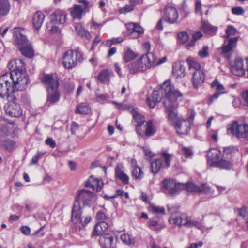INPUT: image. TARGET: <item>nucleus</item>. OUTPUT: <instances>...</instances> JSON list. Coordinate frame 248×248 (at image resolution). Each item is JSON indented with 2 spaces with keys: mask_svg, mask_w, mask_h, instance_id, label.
<instances>
[{
  "mask_svg": "<svg viewBox=\"0 0 248 248\" xmlns=\"http://www.w3.org/2000/svg\"><path fill=\"white\" fill-rule=\"evenodd\" d=\"M112 103L115 105L116 106V107L117 109L121 110H127L129 109L130 106L127 104H119L116 101H112Z\"/></svg>",
  "mask_w": 248,
  "mask_h": 248,
  "instance_id": "58",
  "label": "nucleus"
},
{
  "mask_svg": "<svg viewBox=\"0 0 248 248\" xmlns=\"http://www.w3.org/2000/svg\"><path fill=\"white\" fill-rule=\"evenodd\" d=\"M209 47L207 46H203L202 48L199 51L198 54L201 58H206L209 56Z\"/></svg>",
  "mask_w": 248,
  "mask_h": 248,
  "instance_id": "53",
  "label": "nucleus"
},
{
  "mask_svg": "<svg viewBox=\"0 0 248 248\" xmlns=\"http://www.w3.org/2000/svg\"><path fill=\"white\" fill-rule=\"evenodd\" d=\"M163 186L165 189V193L173 196L180 191L184 187V184L179 183H176L171 179H164L162 182Z\"/></svg>",
  "mask_w": 248,
  "mask_h": 248,
  "instance_id": "13",
  "label": "nucleus"
},
{
  "mask_svg": "<svg viewBox=\"0 0 248 248\" xmlns=\"http://www.w3.org/2000/svg\"><path fill=\"white\" fill-rule=\"evenodd\" d=\"M232 152V150L230 148H225L222 155L220 151L216 149L210 150L207 154L208 164L211 166L222 169H231L232 164L229 159L232 157L230 154Z\"/></svg>",
  "mask_w": 248,
  "mask_h": 248,
  "instance_id": "2",
  "label": "nucleus"
},
{
  "mask_svg": "<svg viewBox=\"0 0 248 248\" xmlns=\"http://www.w3.org/2000/svg\"><path fill=\"white\" fill-rule=\"evenodd\" d=\"M75 28L76 32L79 35L86 37L88 39L90 38V33L87 31L85 30L80 24H77Z\"/></svg>",
  "mask_w": 248,
  "mask_h": 248,
  "instance_id": "37",
  "label": "nucleus"
},
{
  "mask_svg": "<svg viewBox=\"0 0 248 248\" xmlns=\"http://www.w3.org/2000/svg\"><path fill=\"white\" fill-rule=\"evenodd\" d=\"M185 67L180 62H176L173 66L172 73L176 78H182L185 76Z\"/></svg>",
  "mask_w": 248,
  "mask_h": 248,
  "instance_id": "27",
  "label": "nucleus"
},
{
  "mask_svg": "<svg viewBox=\"0 0 248 248\" xmlns=\"http://www.w3.org/2000/svg\"><path fill=\"white\" fill-rule=\"evenodd\" d=\"M102 233V232L99 227V225L97 224V223H96L93 231V235L97 236L101 235Z\"/></svg>",
  "mask_w": 248,
  "mask_h": 248,
  "instance_id": "64",
  "label": "nucleus"
},
{
  "mask_svg": "<svg viewBox=\"0 0 248 248\" xmlns=\"http://www.w3.org/2000/svg\"><path fill=\"white\" fill-rule=\"evenodd\" d=\"M66 13L62 10L57 9L50 16V22L46 24L47 31L51 33H55L59 31L57 25L63 24L66 21Z\"/></svg>",
  "mask_w": 248,
  "mask_h": 248,
  "instance_id": "8",
  "label": "nucleus"
},
{
  "mask_svg": "<svg viewBox=\"0 0 248 248\" xmlns=\"http://www.w3.org/2000/svg\"><path fill=\"white\" fill-rule=\"evenodd\" d=\"M155 133V130L153 127L152 121H149L146 123L145 135L146 136H153Z\"/></svg>",
  "mask_w": 248,
  "mask_h": 248,
  "instance_id": "42",
  "label": "nucleus"
},
{
  "mask_svg": "<svg viewBox=\"0 0 248 248\" xmlns=\"http://www.w3.org/2000/svg\"><path fill=\"white\" fill-rule=\"evenodd\" d=\"M135 5V1L134 0H129V4L126 5L123 7L119 9V12L121 14H125L134 9Z\"/></svg>",
  "mask_w": 248,
  "mask_h": 248,
  "instance_id": "40",
  "label": "nucleus"
},
{
  "mask_svg": "<svg viewBox=\"0 0 248 248\" xmlns=\"http://www.w3.org/2000/svg\"><path fill=\"white\" fill-rule=\"evenodd\" d=\"M122 241L127 245H133L135 243L134 238L128 234H123L121 236Z\"/></svg>",
  "mask_w": 248,
  "mask_h": 248,
  "instance_id": "45",
  "label": "nucleus"
},
{
  "mask_svg": "<svg viewBox=\"0 0 248 248\" xmlns=\"http://www.w3.org/2000/svg\"><path fill=\"white\" fill-rule=\"evenodd\" d=\"M202 29L203 31L211 35L215 34L217 28L212 26L208 21H203L202 25Z\"/></svg>",
  "mask_w": 248,
  "mask_h": 248,
  "instance_id": "31",
  "label": "nucleus"
},
{
  "mask_svg": "<svg viewBox=\"0 0 248 248\" xmlns=\"http://www.w3.org/2000/svg\"><path fill=\"white\" fill-rule=\"evenodd\" d=\"M47 91V100L46 105L49 106L59 101L60 98V93L58 89L51 90Z\"/></svg>",
  "mask_w": 248,
  "mask_h": 248,
  "instance_id": "24",
  "label": "nucleus"
},
{
  "mask_svg": "<svg viewBox=\"0 0 248 248\" xmlns=\"http://www.w3.org/2000/svg\"><path fill=\"white\" fill-rule=\"evenodd\" d=\"M227 92H217L214 95L211 96L209 98V103L211 104L214 100L217 99L222 94H226Z\"/></svg>",
  "mask_w": 248,
  "mask_h": 248,
  "instance_id": "62",
  "label": "nucleus"
},
{
  "mask_svg": "<svg viewBox=\"0 0 248 248\" xmlns=\"http://www.w3.org/2000/svg\"><path fill=\"white\" fill-rule=\"evenodd\" d=\"M204 74L202 70L193 71L192 81L194 88H197L201 86L204 82Z\"/></svg>",
  "mask_w": 248,
  "mask_h": 248,
  "instance_id": "25",
  "label": "nucleus"
},
{
  "mask_svg": "<svg viewBox=\"0 0 248 248\" xmlns=\"http://www.w3.org/2000/svg\"><path fill=\"white\" fill-rule=\"evenodd\" d=\"M126 27L128 31H132L140 34L143 33V29L139 24L132 22L129 23L126 25Z\"/></svg>",
  "mask_w": 248,
  "mask_h": 248,
  "instance_id": "35",
  "label": "nucleus"
},
{
  "mask_svg": "<svg viewBox=\"0 0 248 248\" xmlns=\"http://www.w3.org/2000/svg\"><path fill=\"white\" fill-rule=\"evenodd\" d=\"M89 111V105L86 103H82L78 106L75 113L85 114L88 113Z\"/></svg>",
  "mask_w": 248,
  "mask_h": 248,
  "instance_id": "39",
  "label": "nucleus"
},
{
  "mask_svg": "<svg viewBox=\"0 0 248 248\" xmlns=\"http://www.w3.org/2000/svg\"><path fill=\"white\" fill-rule=\"evenodd\" d=\"M187 63L189 65V68L191 71L202 70L201 65L197 62L188 59H187Z\"/></svg>",
  "mask_w": 248,
  "mask_h": 248,
  "instance_id": "47",
  "label": "nucleus"
},
{
  "mask_svg": "<svg viewBox=\"0 0 248 248\" xmlns=\"http://www.w3.org/2000/svg\"><path fill=\"white\" fill-rule=\"evenodd\" d=\"M187 191L196 192H204L205 194L209 195L211 196H216L213 193L212 188L206 184H202L200 186L196 185L193 183H188L184 184V187Z\"/></svg>",
  "mask_w": 248,
  "mask_h": 248,
  "instance_id": "16",
  "label": "nucleus"
},
{
  "mask_svg": "<svg viewBox=\"0 0 248 248\" xmlns=\"http://www.w3.org/2000/svg\"><path fill=\"white\" fill-rule=\"evenodd\" d=\"M21 53L25 56L27 57H31L33 56L34 51L32 47L30 44L28 42L27 44L24 46H22L21 47L18 48Z\"/></svg>",
  "mask_w": 248,
  "mask_h": 248,
  "instance_id": "33",
  "label": "nucleus"
},
{
  "mask_svg": "<svg viewBox=\"0 0 248 248\" xmlns=\"http://www.w3.org/2000/svg\"><path fill=\"white\" fill-rule=\"evenodd\" d=\"M202 36V34L201 31H197L193 34L192 37L190 41L187 44L189 47H192L195 45L196 41Z\"/></svg>",
  "mask_w": 248,
  "mask_h": 248,
  "instance_id": "48",
  "label": "nucleus"
},
{
  "mask_svg": "<svg viewBox=\"0 0 248 248\" xmlns=\"http://www.w3.org/2000/svg\"><path fill=\"white\" fill-rule=\"evenodd\" d=\"M123 41V39L121 37L114 38L111 40H107L106 42V44L108 46H110L113 44L121 43Z\"/></svg>",
  "mask_w": 248,
  "mask_h": 248,
  "instance_id": "60",
  "label": "nucleus"
},
{
  "mask_svg": "<svg viewBox=\"0 0 248 248\" xmlns=\"http://www.w3.org/2000/svg\"><path fill=\"white\" fill-rule=\"evenodd\" d=\"M181 154L186 157H191L193 156V152L190 148L183 146L181 149Z\"/></svg>",
  "mask_w": 248,
  "mask_h": 248,
  "instance_id": "52",
  "label": "nucleus"
},
{
  "mask_svg": "<svg viewBox=\"0 0 248 248\" xmlns=\"http://www.w3.org/2000/svg\"><path fill=\"white\" fill-rule=\"evenodd\" d=\"M96 218L99 221L98 222H102V221L106 222L108 220V217L104 212L99 211L96 214Z\"/></svg>",
  "mask_w": 248,
  "mask_h": 248,
  "instance_id": "50",
  "label": "nucleus"
},
{
  "mask_svg": "<svg viewBox=\"0 0 248 248\" xmlns=\"http://www.w3.org/2000/svg\"><path fill=\"white\" fill-rule=\"evenodd\" d=\"M42 82L45 84L47 91L58 89L59 82L57 77L52 74H46L42 78Z\"/></svg>",
  "mask_w": 248,
  "mask_h": 248,
  "instance_id": "19",
  "label": "nucleus"
},
{
  "mask_svg": "<svg viewBox=\"0 0 248 248\" xmlns=\"http://www.w3.org/2000/svg\"><path fill=\"white\" fill-rule=\"evenodd\" d=\"M227 133L237 138H248V124H238V122L234 121L227 126Z\"/></svg>",
  "mask_w": 248,
  "mask_h": 248,
  "instance_id": "11",
  "label": "nucleus"
},
{
  "mask_svg": "<svg viewBox=\"0 0 248 248\" xmlns=\"http://www.w3.org/2000/svg\"><path fill=\"white\" fill-rule=\"evenodd\" d=\"M178 37L182 43H185L188 39V34L185 31L181 32L178 34Z\"/></svg>",
  "mask_w": 248,
  "mask_h": 248,
  "instance_id": "55",
  "label": "nucleus"
},
{
  "mask_svg": "<svg viewBox=\"0 0 248 248\" xmlns=\"http://www.w3.org/2000/svg\"><path fill=\"white\" fill-rule=\"evenodd\" d=\"M155 65V55L148 52L142 55L140 59L129 64L128 67L131 73L144 71Z\"/></svg>",
  "mask_w": 248,
  "mask_h": 248,
  "instance_id": "5",
  "label": "nucleus"
},
{
  "mask_svg": "<svg viewBox=\"0 0 248 248\" xmlns=\"http://www.w3.org/2000/svg\"><path fill=\"white\" fill-rule=\"evenodd\" d=\"M191 124V121L181 119L173 125L178 134L185 135L188 133Z\"/></svg>",
  "mask_w": 248,
  "mask_h": 248,
  "instance_id": "20",
  "label": "nucleus"
},
{
  "mask_svg": "<svg viewBox=\"0 0 248 248\" xmlns=\"http://www.w3.org/2000/svg\"><path fill=\"white\" fill-rule=\"evenodd\" d=\"M162 165V162L161 159H156L151 162V171L154 174L157 173L160 170Z\"/></svg>",
  "mask_w": 248,
  "mask_h": 248,
  "instance_id": "36",
  "label": "nucleus"
},
{
  "mask_svg": "<svg viewBox=\"0 0 248 248\" xmlns=\"http://www.w3.org/2000/svg\"><path fill=\"white\" fill-rule=\"evenodd\" d=\"M45 18V15L41 11H37L33 17V24L36 30L39 29Z\"/></svg>",
  "mask_w": 248,
  "mask_h": 248,
  "instance_id": "28",
  "label": "nucleus"
},
{
  "mask_svg": "<svg viewBox=\"0 0 248 248\" xmlns=\"http://www.w3.org/2000/svg\"><path fill=\"white\" fill-rule=\"evenodd\" d=\"M117 238L110 234H105L99 238L102 248H116Z\"/></svg>",
  "mask_w": 248,
  "mask_h": 248,
  "instance_id": "21",
  "label": "nucleus"
},
{
  "mask_svg": "<svg viewBox=\"0 0 248 248\" xmlns=\"http://www.w3.org/2000/svg\"><path fill=\"white\" fill-rule=\"evenodd\" d=\"M195 13L197 14H199L200 15L202 16V2L200 0H197L195 1Z\"/></svg>",
  "mask_w": 248,
  "mask_h": 248,
  "instance_id": "56",
  "label": "nucleus"
},
{
  "mask_svg": "<svg viewBox=\"0 0 248 248\" xmlns=\"http://www.w3.org/2000/svg\"><path fill=\"white\" fill-rule=\"evenodd\" d=\"M11 70L8 74L16 81V86H19L20 89H26L29 82V77L26 71L24 62L20 59L10 61L7 65Z\"/></svg>",
  "mask_w": 248,
  "mask_h": 248,
  "instance_id": "1",
  "label": "nucleus"
},
{
  "mask_svg": "<svg viewBox=\"0 0 248 248\" xmlns=\"http://www.w3.org/2000/svg\"><path fill=\"white\" fill-rule=\"evenodd\" d=\"M232 13L234 15H240L244 13V10L241 7H235L232 8Z\"/></svg>",
  "mask_w": 248,
  "mask_h": 248,
  "instance_id": "63",
  "label": "nucleus"
},
{
  "mask_svg": "<svg viewBox=\"0 0 248 248\" xmlns=\"http://www.w3.org/2000/svg\"><path fill=\"white\" fill-rule=\"evenodd\" d=\"M16 81L13 79L8 73H5L0 77V97L2 99L16 98L17 91H23L19 86H16Z\"/></svg>",
  "mask_w": 248,
  "mask_h": 248,
  "instance_id": "4",
  "label": "nucleus"
},
{
  "mask_svg": "<svg viewBox=\"0 0 248 248\" xmlns=\"http://www.w3.org/2000/svg\"><path fill=\"white\" fill-rule=\"evenodd\" d=\"M179 15L177 10L172 6H167L165 8V13L163 19L170 24L175 23L178 18Z\"/></svg>",
  "mask_w": 248,
  "mask_h": 248,
  "instance_id": "22",
  "label": "nucleus"
},
{
  "mask_svg": "<svg viewBox=\"0 0 248 248\" xmlns=\"http://www.w3.org/2000/svg\"><path fill=\"white\" fill-rule=\"evenodd\" d=\"M131 113L132 114L133 119L138 124L144 123L145 121L144 118L141 114L139 113L135 109H132L131 110Z\"/></svg>",
  "mask_w": 248,
  "mask_h": 248,
  "instance_id": "43",
  "label": "nucleus"
},
{
  "mask_svg": "<svg viewBox=\"0 0 248 248\" xmlns=\"http://www.w3.org/2000/svg\"><path fill=\"white\" fill-rule=\"evenodd\" d=\"M82 206L78 202H75L71 213V221L77 230H80L89 223L92 219L91 216L81 217Z\"/></svg>",
  "mask_w": 248,
  "mask_h": 248,
  "instance_id": "6",
  "label": "nucleus"
},
{
  "mask_svg": "<svg viewBox=\"0 0 248 248\" xmlns=\"http://www.w3.org/2000/svg\"><path fill=\"white\" fill-rule=\"evenodd\" d=\"M211 87L217 92H227L225 91L224 86L217 79L215 80L211 83Z\"/></svg>",
  "mask_w": 248,
  "mask_h": 248,
  "instance_id": "44",
  "label": "nucleus"
},
{
  "mask_svg": "<svg viewBox=\"0 0 248 248\" xmlns=\"http://www.w3.org/2000/svg\"><path fill=\"white\" fill-rule=\"evenodd\" d=\"M78 2L80 4L75 5L71 9L70 13L74 19L80 20L83 13L89 11V3L87 0H79Z\"/></svg>",
  "mask_w": 248,
  "mask_h": 248,
  "instance_id": "14",
  "label": "nucleus"
},
{
  "mask_svg": "<svg viewBox=\"0 0 248 248\" xmlns=\"http://www.w3.org/2000/svg\"><path fill=\"white\" fill-rule=\"evenodd\" d=\"M45 227V225L40 227L38 230L35 231L33 233L31 234V236L34 238H40L43 237L45 232H43V229Z\"/></svg>",
  "mask_w": 248,
  "mask_h": 248,
  "instance_id": "57",
  "label": "nucleus"
},
{
  "mask_svg": "<svg viewBox=\"0 0 248 248\" xmlns=\"http://www.w3.org/2000/svg\"><path fill=\"white\" fill-rule=\"evenodd\" d=\"M138 56V53L132 51L130 48H128L123 56V59L125 62H128Z\"/></svg>",
  "mask_w": 248,
  "mask_h": 248,
  "instance_id": "34",
  "label": "nucleus"
},
{
  "mask_svg": "<svg viewBox=\"0 0 248 248\" xmlns=\"http://www.w3.org/2000/svg\"><path fill=\"white\" fill-rule=\"evenodd\" d=\"M131 175L135 179H141L143 177L144 173L140 168L136 166L134 167L132 169Z\"/></svg>",
  "mask_w": 248,
  "mask_h": 248,
  "instance_id": "38",
  "label": "nucleus"
},
{
  "mask_svg": "<svg viewBox=\"0 0 248 248\" xmlns=\"http://www.w3.org/2000/svg\"><path fill=\"white\" fill-rule=\"evenodd\" d=\"M238 214L244 219L246 223L248 225V209L246 207L242 208L238 211Z\"/></svg>",
  "mask_w": 248,
  "mask_h": 248,
  "instance_id": "51",
  "label": "nucleus"
},
{
  "mask_svg": "<svg viewBox=\"0 0 248 248\" xmlns=\"http://www.w3.org/2000/svg\"><path fill=\"white\" fill-rule=\"evenodd\" d=\"M94 194L89 190L81 189L78 191L75 202H78L79 205L82 203L83 206L90 205L95 199Z\"/></svg>",
  "mask_w": 248,
  "mask_h": 248,
  "instance_id": "15",
  "label": "nucleus"
},
{
  "mask_svg": "<svg viewBox=\"0 0 248 248\" xmlns=\"http://www.w3.org/2000/svg\"><path fill=\"white\" fill-rule=\"evenodd\" d=\"M231 70L234 75L238 76H243L246 70V65H245L243 60L240 58L235 59L234 62L230 63Z\"/></svg>",
  "mask_w": 248,
  "mask_h": 248,
  "instance_id": "18",
  "label": "nucleus"
},
{
  "mask_svg": "<svg viewBox=\"0 0 248 248\" xmlns=\"http://www.w3.org/2000/svg\"><path fill=\"white\" fill-rule=\"evenodd\" d=\"M149 227L153 231H160L164 227V225L156 220L151 219L149 222Z\"/></svg>",
  "mask_w": 248,
  "mask_h": 248,
  "instance_id": "41",
  "label": "nucleus"
},
{
  "mask_svg": "<svg viewBox=\"0 0 248 248\" xmlns=\"http://www.w3.org/2000/svg\"><path fill=\"white\" fill-rule=\"evenodd\" d=\"M115 175L124 184H127L129 182V177L123 170V167L122 165H118L115 168Z\"/></svg>",
  "mask_w": 248,
  "mask_h": 248,
  "instance_id": "29",
  "label": "nucleus"
},
{
  "mask_svg": "<svg viewBox=\"0 0 248 248\" xmlns=\"http://www.w3.org/2000/svg\"><path fill=\"white\" fill-rule=\"evenodd\" d=\"M178 98L173 96V99L171 101L167 99L164 102V107L166 108V111L168 115V120L172 125H173L176 122L181 119L178 115L177 110L178 105L177 101Z\"/></svg>",
  "mask_w": 248,
  "mask_h": 248,
  "instance_id": "9",
  "label": "nucleus"
},
{
  "mask_svg": "<svg viewBox=\"0 0 248 248\" xmlns=\"http://www.w3.org/2000/svg\"><path fill=\"white\" fill-rule=\"evenodd\" d=\"M238 38H230L224 42V45L222 47L221 54L222 55L230 60L233 52V49L236 47Z\"/></svg>",
  "mask_w": 248,
  "mask_h": 248,
  "instance_id": "17",
  "label": "nucleus"
},
{
  "mask_svg": "<svg viewBox=\"0 0 248 248\" xmlns=\"http://www.w3.org/2000/svg\"><path fill=\"white\" fill-rule=\"evenodd\" d=\"M161 156L163 158L167 167H170L173 155L166 152H163L161 154Z\"/></svg>",
  "mask_w": 248,
  "mask_h": 248,
  "instance_id": "49",
  "label": "nucleus"
},
{
  "mask_svg": "<svg viewBox=\"0 0 248 248\" xmlns=\"http://www.w3.org/2000/svg\"><path fill=\"white\" fill-rule=\"evenodd\" d=\"M13 37L15 43L17 46L18 48L22 46L26 45L28 42L26 36L22 34L19 31H14Z\"/></svg>",
  "mask_w": 248,
  "mask_h": 248,
  "instance_id": "26",
  "label": "nucleus"
},
{
  "mask_svg": "<svg viewBox=\"0 0 248 248\" xmlns=\"http://www.w3.org/2000/svg\"><path fill=\"white\" fill-rule=\"evenodd\" d=\"M10 101L4 106V109L6 113L11 116L20 117L22 114V110L20 105L16 102V98L11 97Z\"/></svg>",
  "mask_w": 248,
  "mask_h": 248,
  "instance_id": "12",
  "label": "nucleus"
},
{
  "mask_svg": "<svg viewBox=\"0 0 248 248\" xmlns=\"http://www.w3.org/2000/svg\"><path fill=\"white\" fill-rule=\"evenodd\" d=\"M97 224L99 225V227L101 230L102 232H106L108 227V225L107 221H102V222H98Z\"/></svg>",
  "mask_w": 248,
  "mask_h": 248,
  "instance_id": "61",
  "label": "nucleus"
},
{
  "mask_svg": "<svg viewBox=\"0 0 248 248\" xmlns=\"http://www.w3.org/2000/svg\"><path fill=\"white\" fill-rule=\"evenodd\" d=\"M236 29L232 26H229L226 30V37L229 38L230 36L233 35L236 32Z\"/></svg>",
  "mask_w": 248,
  "mask_h": 248,
  "instance_id": "54",
  "label": "nucleus"
},
{
  "mask_svg": "<svg viewBox=\"0 0 248 248\" xmlns=\"http://www.w3.org/2000/svg\"><path fill=\"white\" fill-rule=\"evenodd\" d=\"M8 0H0V16H6L10 10Z\"/></svg>",
  "mask_w": 248,
  "mask_h": 248,
  "instance_id": "32",
  "label": "nucleus"
},
{
  "mask_svg": "<svg viewBox=\"0 0 248 248\" xmlns=\"http://www.w3.org/2000/svg\"><path fill=\"white\" fill-rule=\"evenodd\" d=\"M149 208L150 210L154 213L161 215L165 214V209L163 207L156 206L154 204H150Z\"/></svg>",
  "mask_w": 248,
  "mask_h": 248,
  "instance_id": "46",
  "label": "nucleus"
},
{
  "mask_svg": "<svg viewBox=\"0 0 248 248\" xmlns=\"http://www.w3.org/2000/svg\"><path fill=\"white\" fill-rule=\"evenodd\" d=\"M173 96L181 97L182 96V94L178 90L175 89L169 80L165 81L158 90L154 91L152 94V98L158 102L164 98L163 100L164 106V102L167 99L171 101L173 99Z\"/></svg>",
  "mask_w": 248,
  "mask_h": 248,
  "instance_id": "3",
  "label": "nucleus"
},
{
  "mask_svg": "<svg viewBox=\"0 0 248 248\" xmlns=\"http://www.w3.org/2000/svg\"><path fill=\"white\" fill-rule=\"evenodd\" d=\"M103 186V183L101 180L94 178L93 177H90L85 184V187H91L97 192L101 190Z\"/></svg>",
  "mask_w": 248,
  "mask_h": 248,
  "instance_id": "23",
  "label": "nucleus"
},
{
  "mask_svg": "<svg viewBox=\"0 0 248 248\" xmlns=\"http://www.w3.org/2000/svg\"><path fill=\"white\" fill-rule=\"evenodd\" d=\"M113 76V73L111 70L104 69L101 71L98 75V79L102 83L109 82V78Z\"/></svg>",
  "mask_w": 248,
  "mask_h": 248,
  "instance_id": "30",
  "label": "nucleus"
},
{
  "mask_svg": "<svg viewBox=\"0 0 248 248\" xmlns=\"http://www.w3.org/2000/svg\"><path fill=\"white\" fill-rule=\"evenodd\" d=\"M63 64L66 68L76 67L83 60L81 53L78 50H68L63 56Z\"/></svg>",
  "mask_w": 248,
  "mask_h": 248,
  "instance_id": "10",
  "label": "nucleus"
},
{
  "mask_svg": "<svg viewBox=\"0 0 248 248\" xmlns=\"http://www.w3.org/2000/svg\"><path fill=\"white\" fill-rule=\"evenodd\" d=\"M123 41V39L121 37L114 38L111 40H107L106 42V44L108 46H110L113 44L121 43Z\"/></svg>",
  "mask_w": 248,
  "mask_h": 248,
  "instance_id": "59",
  "label": "nucleus"
},
{
  "mask_svg": "<svg viewBox=\"0 0 248 248\" xmlns=\"http://www.w3.org/2000/svg\"><path fill=\"white\" fill-rule=\"evenodd\" d=\"M171 224L176 225L179 226H184L187 228L193 227H198L199 222L192 219L191 217L188 216L186 214L175 213L172 214L169 220Z\"/></svg>",
  "mask_w": 248,
  "mask_h": 248,
  "instance_id": "7",
  "label": "nucleus"
}]
</instances>
